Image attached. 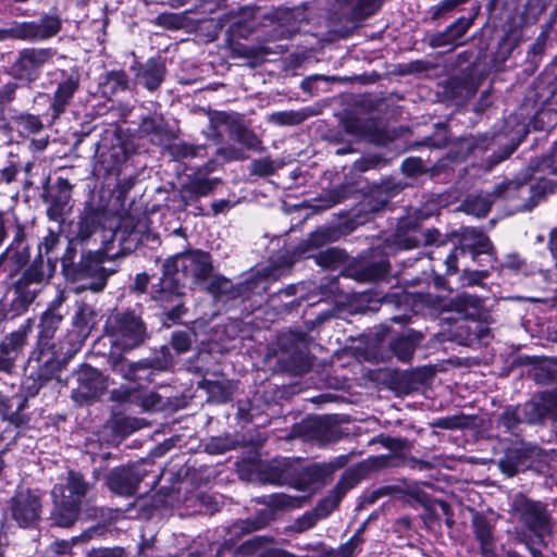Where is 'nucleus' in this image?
I'll return each mask as SVG.
<instances>
[{
  "label": "nucleus",
  "instance_id": "19",
  "mask_svg": "<svg viewBox=\"0 0 557 557\" xmlns=\"http://www.w3.org/2000/svg\"><path fill=\"white\" fill-rule=\"evenodd\" d=\"M61 77L62 79L58 83L50 104L53 119H58L65 112L75 92L78 90L81 83L79 74L74 70L70 72L62 70Z\"/></svg>",
  "mask_w": 557,
  "mask_h": 557
},
{
  "label": "nucleus",
  "instance_id": "52",
  "mask_svg": "<svg viewBox=\"0 0 557 557\" xmlns=\"http://www.w3.org/2000/svg\"><path fill=\"white\" fill-rule=\"evenodd\" d=\"M103 85L111 94L123 91L128 88V77L123 71H111L107 74Z\"/></svg>",
  "mask_w": 557,
  "mask_h": 557
},
{
  "label": "nucleus",
  "instance_id": "57",
  "mask_svg": "<svg viewBox=\"0 0 557 557\" xmlns=\"http://www.w3.org/2000/svg\"><path fill=\"white\" fill-rule=\"evenodd\" d=\"M488 276L487 270H465L460 277L462 287L481 285L482 282Z\"/></svg>",
  "mask_w": 557,
  "mask_h": 557
},
{
  "label": "nucleus",
  "instance_id": "15",
  "mask_svg": "<svg viewBox=\"0 0 557 557\" xmlns=\"http://www.w3.org/2000/svg\"><path fill=\"white\" fill-rule=\"evenodd\" d=\"M145 476V470L135 465L112 469L106 478L108 488L121 496H133Z\"/></svg>",
  "mask_w": 557,
  "mask_h": 557
},
{
  "label": "nucleus",
  "instance_id": "46",
  "mask_svg": "<svg viewBox=\"0 0 557 557\" xmlns=\"http://www.w3.org/2000/svg\"><path fill=\"white\" fill-rule=\"evenodd\" d=\"M416 342L410 337H398L391 343L394 355L404 362L410 361L416 350Z\"/></svg>",
  "mask_w": 557,
  "mask_h": 557
},
{
  "label": "nucleus",
  "instance_id": "21",
  "mask_svg": "<svg viewBox=\"0 0 557 557\" xmlns=\"http://www.w3.org/2000/svg\"><path fill=\"white\" fill-rule=\"evenodd\" d=\"M474 16H460L445 30L432 34L428 37V44L432 48H441L454 45L458 39L462 38L473 24Z\"/></svg>",
  "mask_w": 557,
  "mask_h": 557
},
{
  "label": "nucleus",
  "instance_id": "41",
  "mask_svg": "<svg viewBox=\"0 0 557 557\" xmlns=\"http://www.w3.org/2000/svg\"><path fill=\"white\" fill-rule=\"evenodd\" d=\"M145 375L153 374L169 369L172 364V357L168 347L162 346L152 358L141 359Z\"/></svg>",
  "mask_w": 557,
  "mask_h": 557
},
{
  "label": "nucleus",
  "instance_id": "2",
  "mask_svg": "<svg viewBox=\"0 0 557 557\" xmlns=\"http://www.w3.org/2000/svg\"><path fill=\"white\" fill-rule=\"evenodd\" d=\"M531 174L523 173L513 180L497 184L491 194H479L466 199L461 209L467 214L485 216L496 198L521 199V210H532L557 187V143L553 153L530 163Z\"/></svg>",
  "mask_w": 557,
  "mask_h": 557
},
{
  "label": "nucleus",
  "instance_id": "62",
  "mask_svg": "<svg viewBox=\"0 0 557 557\" xmlns=\"http://www.w3.org/2000/svg\"><path fill=\"white\" fill-rule=\"evenodd\" d=\"M172 347L178 352L183 354L190 349L191 337L190 334L184 331L174 332L171 339Z\"/></svg>",
  "mask_w": 557,
  "mask_h": 557
},
{
  "label": "nucleus",
  "instance_id": "64",
  "mask_svg": "<svg viewBox=\"0 0 557 557\" xmlns=\"http://www.w3.org/2000/svg\"><path fill=\"white\" fill-rule=\"evenodd\" d=\"M216 154L227 162L247 159L245 152L235 146L221 147L218 149Z\"/></svg>",
  "mask_w": 557,
  "mask_h": 557
},
{
  "label": "nucleus",
  "instance_id": "58",
  "mask_svg": "<svg viewBox=\"0 0 557 557\" xmlns=\"http://www.w3.org/2000/svg\"><path fill=\"white\" fill-rule=\"evenodd\" d=\"M400 168L401 172L408 177L418 176L428 172L422 159L416 157L405 159Z\"/></svg>",
  "mask_w": 557,
  "mask_h": 557
},
{
  "label": "nucleus",
  "instance_id": "60",
  "mask_svg": "<svg viewBox=\"0 0 557 557\" xmlns=\"http://www.w3.org/2000/svg\"><path fill=\"white\" fill-rule=\"evenodd\" d=\"M322 518L319 516V513L312 509L310 511H306L300 518H298L294 523V529L297 532H305L312 527L315 525V523L321 520Z\"/></svg>",
  "mask_w": 557,
  "mask_h": 557
},
{
  "label": "nucleus",
  "instance_id": "59",
  "mask_svg": "<svg viewBox=\"0 0 557 557\" xmlns=\"http://www.w3.org/2000/svg\"><path fill=\"white\" fill-rule=\"evenodd\" d=\"M209 122L213 127L221 128L222 126H225L230 134L233 132V127L237 124V121L235 117H233L231 114L222 111H214L209 114Z\"/></svg>",
  "mask_w": 557,
  "mask_h": 557
},
{
  "label": "nucleus",
  "instance_id": "1",
  "mask_svg": "<svg viewBox=\"0 0 557 557\" xmlns=\"http://www.w3.org/2000/svg\"><path fill=\"white\" fill-rule=\"evenodd\" d=\"M146 230V216L136 219L134 215H126L121 219L117 228L110 232V239L104 240L101 249L82 250L78 261H76L78 244L70 239L61 258L63 272L73 278H91V282L83 287L95 293L101 292L106 287L109 276L115 272L114 269L103 267L104 260L124 257L132 252Z\"/></svg>",
  "mask_w": 557,
  "mask_h": 557
},
{
  "label": "nucleus",
  "instance_id": "31",
  "mask_svg": "<svg viewBox=\"0 0 557 557\" xmlns=\"http://www.w3.org/2000/svg\"><path fill=\"white\" fill-rule=\"evenodd\" d=\"M275 17L284 28L283 33L287 36L298 32L300 26L308 21L306 9L302 7L280 8L275 13Z\"/></svg>",
  "mask_w": 557,
  "mask_h": 557
},
{
  "label": "nucleus",
  "instance_id": "63",
  "mask_svg": "<svg viewBox=\"0 0 557 557\" xmlns=\"http://www.w3.org/2000/svg\"><path fill=\"white\" fill-rule=\"evenodd\" d=\"M385 164V161L379 156H371L368 158H362L354 163V169L359 172H366L371 169H377Z\"/></svg>",
  "mask_w": 557,
  "mask_h": 557
},
{
  "label": "nucleus",
  "instance_id": "25",
  "mask_svg": "<svg viewBox=\"0 0 557 557\" xmlns=\"http://www.w3.org/2000/svg\"><path fill=\"white\" fill-rule=\"evenodd\" d=\"M476 85L469 75L454 76L443 85V96L448 100L457 102L465 101L474 95Z\"/></svg>",
  "mask_w": 557,
  "mask_h": 557
},
{
  "label": "nucleus",
  "instance_id": "20",
  "mask_svg": "<svg viewBox=\"0 0 557 557\" xmlns=\"http://www.w3.org/2000/svg\"><path fill=\"white\" fill-rule=\"evenodd\" d=\"M29 260V247L26 237L20 243L11 242L0 253V268L9 273V276L17 274Z\"/></svg>",
  "mask_w": 557,
  "mask_h": 557
},
{
  "label": "nucleus",
  "instance_id": "16",
  "mask_svg": "<svg viewBox=\"0 0 557 557\" xmlns=\"http://www.w3.org/2000/svg\"><path fill=\"white\" fill-rule=\"evenodd\" d=\"M60 350H63V347H60ZM61 355L67 356L65 351H57L55 347L36 346L28 358V367L35 372L37 380L48 383L61 370Z\"/></svg>",
  "mask_w": 557,
  "mask_h": 557
},
{
  "label": "nucleus",
  "instance_id": "28",
  "mask_svg": "<svg viewBox=\"0 0 557 557\" xmlns=\"http://www.w3.org/2000/svg\"><path fill=\"white\" fill-rule=\"evenodd\" d=\"M342 14L350 20H363L381 7L380 0H335Z\"/></svg>",
  "mask_w": 557,
  "mask_h": 557
},
{
  "label": "nucleus",
  "instance_id": "10",
  "mask_svg": "<svg viewBox=\"0 0 557 557\" xmlns=\"http://www.w3.org/2000/svg\"><path fill=\"white\" fill-rule=\"evenodd\" d=\"M57 51L51 47H26L17 51L8 74L23 85L35 83L42 69L51 62Z\"/></svg>",
  "mask_w": 557,
  "mask_h": 557
},
{
  "label": "nucleus",
  "instance_id": "56",
  "mask_svg": "<svg viewBox=\"0 0 557 557\" xmlns=\"http://www.w3.org/2000/svg\"><path fill=\"white\" fill-rule=\"evenodd\" d=\"M140 404L145 410L158 411L165 408L169 400L157 392H149L141 396Z\"/></svg>",
  "mask_w": 557,
  "mask_h": 557
},
{
  "label": "nucleus",
  "instance_id": "13",
  "mask_svg": "<svg viewBox=\"0 0 557 557\" xmlns=\"http://www.w3.org/2000/svg\"><path fill=\"white\" fill-rule=\"evenodd\" d=\"M72 184L63 177H58L51 186L44 187L42 198L48 205L47 215L50 220L60 222L71 210Z\"/></svg>",
  "mask_w": 557,
  "mask_h": 557
},
{
  "label": "nucleus",
  "instance_id": "23",
  "mask_svg": "<svg viewBox=\"0 0 557 557\" xmlns=\"http://www.w3.org/2000/svg\"><path fill=\"white\" fill-rule=\"evenodd\" d=\"M40 288L41 287L20 277L13 286V298L9 309L12 317L24 313L35 300Z\"/></svg>",
  "mask_w": 557,
  "mask_h": 557
},
{
  "label": "nucleus",
  "instance_id": "55",
  "mask_svg": "<svg viewBox=\"0 0 557 557\" xmlns=\"http://www.w3.org/2000/svg\"><path fill=\"white\" fill-rule=\"evenodd\" d=\"M275 171V163L269 157L255 159L250 164V174L260 177L272 175Z\"/></svg>",
  "mask_w": 557,
  "mask_h": 557
},
{
  "label": "nucleus",
  "instance_id": "32",
  "mask_svg": "<svg viewBox=\"0 0 557 557\" xmlns=\"http://www.w3.org/2000/svg\"><path fill=\"white\" fill-rule=\"evenodd\" d=\"M26 406V398L23 396L8 395L0 392V417L4 421H9L14 425L22 422L20 412Z\"/></svg>",
  "mask_w": 557,
  "mask_h": 557
},
{
  "label": "nucleus",
  "instance_id": "49",
  "mask_svg": "<svg viewBox=\"0 0 557 557\" xmlns=\"http://www.w3.org/2000/svg\"><path fill=\"white\" fill-rule=\"evenodd\" d=\"M470 418L463 413L435 419L431 425L442 430L466 429L470 425Z\"/></svg>",
  "mask_w": 557,
  "mask_h": 557
},
{
  "label": "nucleus",
  "instance_id": "47",
  "mask_svg": "<svg viewBox=\"0 0 557 557\" xmlns=\"http://www.w3.org/2000/svg\"><path fill=\"white\" fill-rule=\"evenodd\" d=\"M524 423L518 406L507 407L499 417V424L509 433L516 434L519 425Z\"/></svg>",
  "mask_w": 557,
  "mask_h": 557
},
{
  "label": "nucleus",
  "instance_id": "39",
  "mask_svg": "<svg viewBox=\"0 0 557 557\" xmlns=\"http://www.w3.org/2000/svg\"><path fill=\"white\" fill-rule=\"evenodd\" d=\"M143 363L139 361L132 362L124 358L112 360V370L127 381L148 380L143 370Z\"/></svg>",
  "mask_w": 557,
  "mask_h": 557
},
{
  "label": "nucleus",
  "instance_id": "22",
  "mask_svg": "<svg viewBox=\"0 0 557 557\" xmlns=\"http://www.w3.org/2000/svg\"><path fill=\"white\" fill-rule=\"evenodd\" d=\"M475 539L484 557H495L494 524L482 513L475 512L471 519Z\"/></svg>",
  "mask_w": 557,
  "mask_h": 557
},
{
  "label": "nucleus",
  "instance_id": "61",
  "mask_svg": "<svg viewBox=\"0 0 557 557\" xmlns=\"http://www.w3.org/2000/svg\"><path fill=\"white\" fill-rule=\"evenodd\" d=\"M46 384L47 383L45 381L37 380L35 377V372L29 369V374L23 382V389L25 393L24 397L26 399L27 397H35Z\"/></svg>",
  "mask_w": 557,
  "mask_h": 557
},
{
  "label": "nucleus",
  "instance_id": "24",
  "mask_svg": "<svg viewBox=\"0 0 557 557\" xmlns=\"http://www.w3.org/2000/svg\"><path fill=\"white\" fill-rule=\"evenodd\" d=\"M166 66L160 58H150L140 65L137 78L149 91L158 89L164 81Z\"/></svg>",
  "mask_w": 557,
  "mask_h": 557
},
{
  "label": "nucleus",
  "instance_id": "17",
  "mask_svg": "<svg viewBox=\"0 0 557 557\" xmlns=\"http://www.w3.org/2000/svg\"><path fill=\"white\" fill-rule=\"evenodd\" d=\"M221 183L218 177L209 178L202 175V170H197L189 175L178 189V195L184 207L191 206L201 197L209 196Z\"/></svg>",
  "mask_w": 557,
  "mask_h": 557
},
{
  "label": "nucleus",
  "instance_id": "12",
  "mask_svg": "<svg viewBox=\"0 0 557 557\" xmlns=\"http://www.w3.org/2000/svg\"><path fill=\"white\" fill-rule=\"evenodd\" d=\"M542 457L543 450L541 447L522 442L505 451V455L498 460V468L504 474L511 478L530 469Z\"/></svg>",
  "mask_w": 557,
  "mask_h": 557
},
{
  "label": "nucleus",
  "instance_id": "5",
  "mask_svg": "<svg viewBox=\"0 0 557 557\" xmlns=\"http://www.w3.org/2000/svg\"><path fill=\"white\" fill-rule=\"evenodd\" d=\"M64 483L54 484L50 495L53 503L51 520L62 528L72 527L78 519L83 503L92 494L95 484L75 470H69Z\"/></svg>",
  "mask_w": 557,
  "mask_h": 557
},
{
  "label": "nucleus",
  "instance_id": "38",
  "mask_svg": "<svg viewBox=\"0 0 557 557\" xmlns=\"http://www.w3.org/2000/svg\"><path fill=\"white\" fill-rule=\"evenodd\" d=\"M98 228L99 222L96 214L92 212L85 213L79 216L76 224L75 234L71 239L75 240L79 245H83L90 240Z\"/></svg>",
  "mask_w": 557,
  "mask_h": 557
},
{
  "label": "nucleus",
  "instance_id": "14",
  "mask_svg": "<svg viewBox=\"0 0 557 557\" xmlns=\"http://www.w3.org/2000/svg\"><path fill=\"white\" fill-rule=\"evenodd\" d=\"M96 311L91 306L85 302L77 305V309L72 318L74 330L66 336L69 347L65 354L69 355V357H72L81 349L96 322Z\"/></svg>",
  "mask_w": 557,
  "mask_h": 557
},
{
  "label": "nucleus",
  "instance_id": "53",
  "mask_svg": "<svg viewBox=\"0 0 557 557\" xmlns=\"http://www.w3.org/2000/svg\"><path fill=\"white\" fill-rule=\"evenodd\" d=\"M468 233L474 239L472 244L468 245L471 253L473 255V259H475L480 253L488 252L493 248L490 238L482 232L473 228Z\"/></svg>",
  "mask_w": 557,
  "mask_h": 557
},
{
  "label": "nucleus",
  "instance_id": "44",
  "mask_svg": "<svg viewBox=\"0 0 557 557\" xmlns=\"http://www.w3.org/2000/svg\"><path fill=\"white\" fill-rule=\"evenodd\" d=\"M519 137L517 139H512L509 144H507L500 151L494 152L487 159V170H492L495 165L500 163L502 161L508 159L518 148L523 137L528 134V131L524 126H522L518 132Z\"/></svg>",
  "mask_w": 557,
  "mask_h": 557
},
{
  "label": "nucleus",
  "instance_id": "9",
  "mask_svg": "<svg viewBox=\"0 0 557 557\" xmlns=\"http://www.w3.org/2000/svg\"><path fill=\"white\" fill-rule=\"evenodd\" d=\"M256 503L264 505L269 509H262L255 516L234 522L230 529L233 535L242 536L265 528L274 519L275 510L299 508L302 506L304 499L283 493H275L257 497Z\"/></svg>",
  "mask_w": 557,
  "mask_h": 557
},
{
  "label": "nucleus",
  "instance_id": "4",
  "mask_svg": "<svg viewBox=\"0 0 557 557\" xmlns=\"http://www.w3.org/2000/svg\"><path fill=\"white\" fill-rule=\"evenodd\" d=\"M510 512L518 524L516 539L520 544L524 547H546V537L553 532L546 505L519 494L512 499Z\"/></svg>",
  "mask_w": 557,
  "mask_h": 557
},
{
  "label": "nucleus",
  "instance_id": "48",
  "mask_svg": "<svg viewBox=\"0 0 557 557\" xmlns=\"http://www.w3.org/2000/svg\"><path fill=\"white\" fill-rule=\"evenodd\" d=\"M314 260L317 264L321 267L335 268L336 265L345 262L346 255L344 250L334 247L320 251L318 255L314 256Z\"/></svg>",
  "mask_w": 557,
  "mask_h": 557
},
{
  "label": "nucleus",
  "instance_id": "7",
  "mask_svg": "<svg viewBox=\"0 0 557 557\" xmlns=\"http://www.w3.org/2000/svg\"><path fill=\"white\" fill-rule=\"evenodd\" d=\"M393 459L389 455L376 456L346 470L336 485L313 509L322 519H325L338 507L346 493L355 487L369 471L389 467Z\"/></svg>",
  "mask_w": 557,
  "mask_h": 557
},
{
  "label": "nucleus",
  "instance_id": "3",
  "mask_svg": "<svg viewBox=\"0 0 557 557\" xmlns=\"http://www.w3.org/2000/svg\"><path fill=\"white\" fill-rule=\"evenodd\" d=\"M212 273L211 256L202 250H189L164 261L156 298L164 307L166 302H173L168 312L170 320L178 319L184 312L182 297L184 295L185 281H189L195 285L201 284L211 277Z\"/></svg>",
  "mask_w": 557,
  "mask_h": 557
},
{
  "label": "nucleus",
  "instance_id": "29",
  "mask_svg": "<svg viewBox=\"0 0 557 557\" xmlns=\"http://www.w3.org/2000/svg\"><path fill=\"white\" fill-rule=\"evenodd\" d=\"M10 235H12L11 242L20 243L23 237H26L25 226L14 212L0 210V247Z\"/></svg>",
  "mask_w": 557,
  "mask_h": 557
},
{
  "label": "nucleus",
  "instance_id": "40",
  "mask_svg": "<svg viewBox=\"0 0 557 557\" xmlns=\"http://www.w3.org/2000/svg\"><path fill=\"white\" fill-rule=\"evenodd\" d=\"M233 138L244 146L246 149L255 151V152H263L264 147L262 140L259 136L248 127L238 123L233 127V132L231 133Z\"/></svg>",
  "mask_w": 557,
  "mask_h": 557
},
{
  "label": "nucleus",
  "instance_id": "54",
  "mask_svg": "<svg viewBox=\"0 0 557 557\" xmlns=\"http://www.w3.org/2000/svg\"><path fill=\"white\" fill-rule=\"evenodd\" d=\"M185 20L184 14L164 12L156 17V24L166 29L176 30L185 26Z\"/></svg>",
  "mask_w": 557,
  "mask_h": 557
},
{
  "label": "nucleus",
  "instance_id": "26",
  "mask_svg": "<svg viewBox=\"0 0 557 557\" xmlns=\"http://www.w3.org/2000/svg\"><path fill=\"white\" fill-rule=\"evenodd\" d=\"M292 474L293 465L288 459H274L261 469L260 479L265 483L293 485Z\"/></svg>",
  "mask_w": 557,
  "mask_h": 557
},
{
  "label": "nucleus",
  "instance_id": "33",
  "mask_svg": "<svg viewBox=\"0 0 557 557\" xmlns=\"http://www.w3.org/2000/svg\"><path fill=\"white\" fill-rule=\"evenodd\" d=\"M63 314H50L42 312L38 324L39 332L37 346L55 347L54 343H52V339L61 322L63 321Z\"/></svg>",
  "mask_w": 557,
  "mask_h": 557
},
{
  "label": "nucleus",
  "instance_id": "30",
  "mask_svg": "<svg viewBox=\"0 0 557 557\" xmlns=\"http://www.w3.org/2000/svg\"><path fill=\"white\" fill-rule=\"evenodd\" d=\"M55 265L50 258L46 261L41 255H38L30 265L21 275L22 278L39 287L46 283L54 273Z\"/></svg>",
  "mask_w": 557,
  "mask_h": 557
},
{
  "label": "nucleus",
  "instance_id": "37",
  "mask_svg": "<svg viewBox=\"0 0 557 557\" xmlns=\"http://www.w3.org/2000/svg\"><path fill=\"white\" fill-rule=\"evenodd\" d=\"M441 233L435 228H430L421 232L419 235L414 233L412 234H396V244L403 249H412L416 248L421 238H423L426 245L435 244L440 240Z\"/></svg>",
  "mask_w": 557,
  "mask_h": 557
},
{
  "label": "nucleus",
  "instance_id": "34",
  "mask_svg": "<svg viewBox=\"0 0 557 557\" xmlns=\"http://www.w3.org/2000/svg\"><path fill=\"white\" fill-rule=\"evenodd\" d=\"M323 462L313 463L302 469L296 479L293 481V486L299 491H307L317 484L323 483L324 479L329 476Z\"/></svg>",
  "mask_w": 557,
  "mask_h": 557
},
{
  "label": "nucleus",
  "instance_id": "35",
  "mask_svg": "<svg viewBox=\"0 0 557 557\" xmlns=\"http://www.w3.org/2000/svg\"><path fill=\"white\" fill-rule=\"evenodd\" d=\"M482 307V298L467 293L458 294L449 301V309L463 314L466 318H476Z\"/></svg>",
  "mask_w": 557,
  "mask_h": 557
},
{
  "label": "nucleus",
  "instance_id": "45",
  "mask_svg": "<svg viewBox=\"0 0 557 557\" xmlns=\"http://www.w3.org/2000/svg\"><path fill=\"white\" fill-rule=\"evenodd\" d=\"M170 153L175 159H188L196 157H203L206 147L203 145H191L188 143H175L170 146Z\"/></svg>",
  "mask_w": 557,
  "mask_h": 557
},
{
  "label": "nucleus",
  "instance_id": "42",
  "mask_svg": "<svg viewBox=\"0 0 557 557\" xmlns=\"http://www.w3.org/2000/svg\"><path fill=\"white\" fill-rule=\"evenodd\" d=\"M522 420L528 424L542 422L548 414V408L543 400L532 399L523 405H518Z\"/></svg>",
  "mask_w": 557,
  "mask_h": 557
},
{
  "label": "nucleus",
  "instance_id": "6",
  "mask_svg": "<svg viewBox=\"0 0 557 557\" xmlns=\"http://www.w3.org/2000/svg\"><path fill=\"white\" fill-rule=\"evenodd\" d=\"M104 334L111 346L123 352L141 347L150 337L140 308L112 312L104 322Z\"/></svg>",
  "mask_w": 557,
  "mask_h": 557
},
{
  "label": "nucleus",
  "instance_id": "8",
  "mask_svg": "<svg viewBox=\"0 0 557 557\" xmlns=\"http://www.w3.org/2000/svg\"><path fill=\"white\" fill-rule=\"evenodd\" d=\"M61 29L62 20L58 13L44 14L37 21H11L5 27H0V42H41L57 36Z\"/></svg>",
  "mask_w": 557,
  "mask_h": 557
},
{
  "label": "nucleus",
  "instance_id": "36",
  "mask_svg": "<svg viewBox=\"0 0 557 557\" xmlns=\"http://www.w3.org/2000/svg\"><path fill=\"white\" fill-rule=\"evenodd\" d=\"M29 332L30 324L28 321L26 324L21 325L17 330L5 335L0 342V346L4 348L9 355H12L18 359L27 344Z\"/></svg>",
  "mask_w": 557,
  "mask_h": 557
},
{
  "label": "nucleus",
  "instance_id": "11",
  "mask_svg": "<svg viewBox=\"0 0 557 557\" xmlns=\"http://www.w3.org/2000/svg\"><path fill=\"white\" fill-rule=\"evenodd\" d=\"M42 494L36 490L21 487L9 498L7 515L20 528H35L41 519Z\"/></svg>",
  "mask_w": 557,
  "mask_h": 557
},
{
  "label": "nucleus",
  "instance_id": "18",
  "mask_svg": "<svg viewBox=\"0 0 557 557\" xmlns=\"http://www.w3.org/2000/svg\"><path fill=\"white\" fill-rule=\"evenodd\" d=\"M75 377L77 387L73 388L72 397L77 403L94 399L104 389L102 375L95 368L84 366L75 373Z\"/></svg>",
  "mask_w": 557,
  "mask_h": 557
},
{
  "label": "nucleus",
  "instance_id": "51",
  "mask_svg": "<svg viewBox=\"0 0 557 557\" xmlns=\"http://www.w3.org/2000/svg\"><path fill=\"white\" fill-rule=\"evenodd\" d=\"M141 421L131 417H115L112 420V430L120 436H127L141 428Z\"/></svg>",
  "mask_w": 557,
  "mask_h": 557
},
{
  "label": "nucleus",
  "instance_id": "43",
  "mask_svg": "<svg viewBox=\"0 0 557 557\" xmlns=\"http://www.w3.org/2000/svg\"><path fill=\"white\" fill-rule=\"evenodd\" d=\"M307 110H289L273 112L268 116V121L277 126H295L309 117Z\"/></svg>",
  "mask_w": 557,
  "mask_h": 557
},
{
  "label": "nucleus",
  "instance_id": "27",
  "mask_svg": "<svg viewBox=\"0 0 557 557\" xmlns=\"http://www.w3.org/2000/svg\"><path fill=\"white\" fill-rule=\"evenodd\" d=\"M389 267L387 259L381 257L379 260H372L352 268L351 276L359 282H377L387 276Z\"/></svg>",
  "mask_w": 557,
  "mask_h": 557
},
{
  "label": "nucleus",
  "instance_id": "50",
  "mask_svg": "<svg viewBox=\"0 0 557 557\" xmlns=\"http://www.w3.org/2000/svg\"><path fill=\"white\" fill-rule=\"evenodd\" d=\"M235 445L236 441L230 435L214 436L205 444V451L210 455H221L233 449Z\"/></svg>",
  "mask_w": 557,
  "mask_h": 557
}]
</instances>
